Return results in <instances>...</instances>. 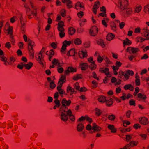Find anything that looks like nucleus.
<instances>
[{"instance_id":"1","label":"nucleus","mask_w":149,"mask_h":149,"mask_svg":"<svg viewBox=\"0 0 149 149\" xmlns=\"http://www.w3.org/2000/svg\"><path fill=\"white\" fill-rule=\"evenodd\" d=\"M69 110L65 107H61L60 109L61 113L60 117L61 120L64 122H66L68 120V111Z\"/></svg>"},{"instance_id":"2","label":"nucleus","mask_w":149,"mask_h":149,"mask_svg":"<svg viewBox=\"0 0 149 149\" xmlns=\"http://www.w3.org/2000/svg\"><path fill=\"white\" fill-rule=\"evenodd\" d=\"M35 45L34 42L29 39V55L30 59H33L34 58V51L33 48Z\"/></svg>"},{"instance_id":"3","label":"nucleus","mask_w":149,"mask_h":149,"mask_svg":"<svg viewBox=\"0 0 149 149\" xmlns=\"http://www.w3.org/2000/svg\"><path fill=\"white\" fill-rule=\"evenodd\" d=\"M30 3L32 8V9L30 10L29 12V18H31L32 16L35 17V19L36 20H38V18L36 17L37 14V8L36 7L34 6L33 1H30Z\"/></svg>"},{"instance_id":"4","label":"nucleus","mask_w":149,"mask_h":149,"mask_svg":"<svg viewBox=\"0 0 149 149\" xmlns=\"http://www.w3.org/2000/svg\"><path fill=\"white\" fill-rule=\"evenodd\" d=\"M98 28L97 26H93L91 27L89 30V34L90 36H95L98 33Z\"/></svg>"},{"instance_id":"5","label":"nucleus","mask_w":149,"mask_h":149,"mask_svg":"<svg viewBox=\"0 0 149 149\" xmlns=\"http://www.w3.org/2000/svg\"><path fill=\"white\" fill-rule=\"evenodd\" d=\"M119 7L122 10H124L128 7V0H120Z\"/></svg>"},{"instance_id":"6","label":"nucleus","mask_w":149,"mask_h":149,"mask_svg":"<svg viewBox=\"0 0 149 149\" xmlns=\"http://www.w3.org/2000/svg\"><path fill=\"white\" fill-rule=\"evenodd\" d=\"M71 43L70 41L65 40L63 43V45L61 49V54H62L65 53V50L67 46H69Z\"/></svg>"},{"instance_id":"7","label":"nucleus","mask_w":149,"mask_h":149,"mask_svg":"<svg viewBox=\"0 0 149 149\" xmlns=\"http://www.w3.org/2000/svg\"><path fill=\"white\" fill-rule=\"evenodd\" d=\"M79 57L83 59L88 56L87 51L84 49H81L78 52Z\"/></svg>"},{"instance_id":"8","label":"nucleus","mask_w":149,"mask_h":149,"mask_svg":"<svg viewBox=\"0 0 149 149\" xmlns=\"http://www.w3.org/2000/svg\"><path fill=\"white\" fill-rule=\"evenodd\" d=\"M127 51L130 53L135 54L139 52L140 49L139 48L129 47L127 49Z\"/></svg>"},{"instance_id":"9","label":"nucleus","mask_w":149,"mask_h":149,"mask_svg":"<svg viewBox=\"0 0 149 149\" xmlns=\"http://www.w3.org/2000/svg\"><path fill=\"white\" fill-rule=\"evenodd\" d=\"M142 35L146 37L147 40H149V30L147 27L144 28L142 30Z\"/></svg>"},{"instance_id":"10","label":"nucleus","mask_w":149,"mask_h":149,"mask_svg":"<svg viewBox=\"0 0 149 149\" xmlns=\"http://www.w3.org/2000/svg\"><path fill=\"white\" fill-rule=\"evenodd\" d=\"M99 71L101 73H105L108 77L111 76L109 69L108 68H100Z\"/></svg>"},{"instance_id":"11","label":"nucleus","mask_w":149,"mask_h":149,"mask_svg":"<svg viewBox=\"0 0 149 149\" xmlns=\"http://www.w3.org/2000/svg\"><path fill=\"white\" fill-rule=\"evenodd\" d=\"M76 91L74 88L68 85L67 87V93L68 94L72 96L73 93H75Z\"/></svg>"},{"instance_id":"12","label":"nucleus","mask_w":149,"mask_h":149,"mask_svg":"<svg viewBox=\"0 0 149 149\" xmlns=\"http://www.w3.org/2000/svg\"><path fill=\"white\" fill-rule=\"evenodd\" d=\"M139 120L141 124L143 125H147L149 122L148 119L145 117L139 118Z\"/></svg>"},{"instance_id":"13","label":"nucleus","mask_w":149,"mask_h":149,"mask_svg":"<svg viewBox=\"0 0 149 149\" xmlns=\"http://www.w3.org/2000/svg\"><path fill=\"white\" fill-rule=\"evenodd\" d=\"M42 54L39 53L36 58L39 63L40 64L43 65L44 61Z\"/></svg>"},{"instance_id":"14","label":"nucleus","mask_w":149,"mask_h":149,"mask_svg":"<svg viewBox=\"0 0 149 149\" xmlns=\"http://www.w3.org/2000/svg\"><path fill=\"white\" fill-rule=\"evenodd\" d=\"M142 6L140 4H137L134 8V10L135 13H139L140 12L142 9Z\"/></svg>"},{"instance_id":"15","label":"nucleus","mask_w":149,"mask_h":149,"mask_svg":"<svg viewBox=\"0 0 149 149\" xmlns=\"http://www.w3.org/2000/svg\"><path fill=\"white\" fill-rule=\"evenodd\" d=\"M100 6V3L99 1H96L95 3L93 10V12L95 14H96L97 10Z\"/></svg>"},{"instance_id":"16","label":"nucleus","mask_w":149,"mask_h":149,"mask_svg":"<svg viewBox=\"0 0 149 149\" xmlns=\"http://www.w3.org/2000/svg\"><path fill=\"white\" fill-rule=\"evenodd\" d=\"M71 102L70 100H68L67 101L65 98H63L62 101V104L63 105L62 107H65V106H68L70 105Z\"/></svg>"},{"instance_id":"17","label":"nucleus","mask_w":149,"mask_h":149,"mask_svg":"<svg viewBox=\"0 0 149 149\" xmlns=\"http://www.w3.org/2000/svg\"><path fill=\"white\" fill-rule=\"evenodd\" d=\"M102 129L99 126L96 124L95 123H94L92 125V130H93V132L96 131L99 132Z\"/></svg>"},{"instance_id":"18","label":"nucleus","mask_w":149,"mask_h":149,"mask_svg":"<svg viewBox=\"0 0 149 149\" xmlns=\"http://www.w3.org/2000/svg\"><path fill=\"white\" fill-rule=\"evenodd\" d=\"M107 128L111 130V133H115L117 132L116 129L115 127L113 125L108 124L107 125Z\"/></svg>"},{"instance_id":"19","label":"nucleus","mask_w":149,"mask_h":149,"mask_svg":"<svg viewBox=\"0 0 149 149\" xmlns=\"http://www.w3.org/2000/svg\"><path fill=\"white\" fill-rule=\"evenodd\" d=\"M0 60L4 62V65L8 66L10 64V63L7 61V58L3 56H0Z\"/></svg>"},{"instance_id":"20","label":"nucleus","mask_w":149,"mask_h":149,"mask_svg":"<svg viewBox=\"0 0 149 149\" xmlns=\"http://www.w3.org/2000/svg\"><path fill=\"white\" fill-rule=\"evenodd\" d=\"M84 128V126L83 124L81 122L78 123L77 126V131L81 132L82 131Z\"/></svg>"},{"instance_id":"21","label":"nucleus","mask_w":149,"mask_h":149,"mask_svg":"<svg viewBox=\"0 0 149 149\" xmlns=\"http://www.w3.org/2000/svg\"><path fill=\"white\" fill-rule=\"evenodd\" d=\"M58 29L59 32V37L61 38H62L65 36L64 29Z\"/></svg>"},{"instance_id":"22","label":"nucleus","mask_w":149,"mask_h":149,"mask_svg":"<svg viewBox=\"0 0 149 149\" xmlns=\"http://www.w3.org/2000/svg\"><path fill=\"white\" fill-rule=\"evenodd\" d=\"M84 7L83 3L79 2H77L75 4V8L77 10H80Z\"/></svg>"},{"instance_id":"23","label":"nucleus","mask_w":149,"mask_h":149,"mask_svg":"<svg viewBox=\"0 0 149 149\" xmlns=\"http://www.w3.org/2000/svg\"><path fill=\"white\" fill-rule=\"evenodd\" d=\"M105 102L106 105L108 107L111 106L113 104V101L111 98H107Z\"/></svg>"},{"instance_id":"24","label":"nucleus","mask_w":149,"mask_h":149,"mask_svg":"<svg viewBox=\"0 0 149 149\" xmlns=\"http://www.w3.org/2000/svg\"><path fill=\"white\" fill-rule=\"evenodd\" d=\"M68 115L69 116V118L72 121H74L75 120V117L72 114V112L69 109L68 111Z\"/></svg>"},{"instance_id":"25","label":"nucleus","mask_w":149,"mask_h":149,"mask_svg":"<svg viewBox=\"0 0 149 149\" xmlns=\"http://www.w3.org/2000/svg\"><path fill=\"white\" fill-rule=\"evenodd\" d=\"M94 56H97V61L98 63H101L103 61V58L97 52H95Z\"/></svg>"},{"instance_id":"26","label":"nucleus","mask_w":149,"mask_h":149,"mask_svg":"<svg viewBox=\"0 0 149 149\" xmlns=\"http://www.w3.org/2000/svg\"><path fill=\"white\" fill-rule=\"evenodd\" d=\"M54 54V52L53 49H51L49 51H47L46 52V54L49 55V58L50 61H51V59Z\"/></svg>"},{"instance_id":"27","label":"nucleus","mask_w":149,"mask_h":149,"mask_svg":"<svg viewBox=\"0 0 149 149\" xmlns=\"http://www.w3.org/2000/svg\"><path fill=\"white\" fill-rule=\"evenodd\" d=\"M94 112L96 116L97 117L100 116L102 113V111L97 108H96L95 109Z\"/></svg>"},{"instance_id":"28","label":"nucleus","mask_w":149,"mask_h":149,"mask_svg":"<svg viewBox=\"0 0 149 149\" xmlns=\"http://www.w3.org/2000/svg\"><path fill=\"white\" fill-rule=\"evenodd\" d=\"M132 42L129 39L126 38L125 40H123V44L124 46L126 45H130L132 44Z\"/></svg>"},{"instance_id":"29","label":"nucleus","mask_w":149,"mask_h":149,"mask_svg":"<svg viewBox=\"0 0 149 149\" xmlns=\"http://www.w3.org/2000/svg\"><path fill=\"white\" fill-rule=\"evenodd\" d=\"M114 37V35L111 33H108L107 35L106 36V39L108 41H111L112 40Z\"/></svg>"},{"instance_id":"30","label":"nucleus","mask_w":149,"mask_h":149,"mask_svg":"<svg viewBox=\"0 0 149 149\" xmlns=\"http://www.w3.org/2000/svg\"><path fill=\"white\" fill-rule=\"evenodd\" d=\"M106 97L104 96L101 95L99 96L98 98V101L101 103H104L106 101Z\"/></svg>"},{"instance_id":"31","label":"nucleus","mask_w":149,"mask_h":149,"mask_svg":"<svg viewBox=\"0 0 149 149\" xmlns=\"http://www.w3.org/2000/svg\"><path fill=\"white\" fill-rule=\"evenodd\" d=\"M80 65L82 70H86L88 66V64L86 63H80Z\"/></svg>"},{"instance_id":"32","label":"nucleus","mask_w":149,"mask_h":149,"mask_svg":"<svg viewBox=\"0 0 149 149\" xmlns=\"http://www.w3.org/2000/svg\"><path fill=\"white\" fill-rule=\"evenodd\" d=\"M137 97L140 100H145L147 98V97L145 95L141 93H138Z\"/></svg>"},{"instance_id":"33","label":"nucleus","mask_w":149,"mask_h":149,"mask_svg":"<svg viewBox=\"0 0 149 149\" xmlns=\"http://www.w3.org/2000/svg\"><path fill=\"white\" fill-rule=\"evenodd\" d=\"M75 50L74 49H70L67 54L68 56H73L75 55Z\"/></svg>"},{"instance_id":"34","label":"nucleus","mask_w":149,"mask_h":149,"mask_svg":"<svg viewBox=\"0 0 149 149\" xmlns=\"http://www.w3.org/2000/svg\"><path fill=\"white\" fill-rule=\"evenodd\" d=\"M82 42L81 39L76 38L74 40V44L76 45H79L81 44Z\"/></svg>"},{"instance_id":"35","label":"nucleus","mask_w":149,"mask_h":149,"mask_svg":"<svg viewBox=\"0 0 149 149\" xmlns=\"http://www.w3.org/2000/svg\"><path fill=\"white\" fill-rule=\"evenodd\" d=\"M124 88L125 90L129 89L131 91H132L134 89L133 87L131 84L125 85L124 87Z\"/></svg>"},{"instance_id":"36","label":"nucleus","mask_w":149,"mask_h":149,"mask_svg":"<svg viewBox=\"0 0 149 149\" xmlns=\"http://www.w3.org/2000/svg\"><path fill=\"white\" fill-rule=\"evenodd\" d=\"M144 12L147 14H149V4L145 6L143 8Z\"/></svg>"},{"instance_id":"37","label":"nucleus","mask_w":149,"mask_h":149,"mask_svg":"<svg viewBox=\"0 0 149 149\" xmlns=\"http://www.w3.org/2000/svg\"><path fill=\"white\" fill-rule=\"evenodd\" d=\"M97 65L95 63V62L91 63L89 65V68L91 70H93L96 69Z\"/></svg>"},{"instance_id":"38","label":"nucleus","mask_w":149,"mask_h":149,"mask_svg":"<svg viewBox=\"0 0 149 149\" xmlns=\"http://www.w3.org/2000/svg\"><path fill=\"white\" fill-rule=\"evenodd\" d=\"M75 31V29L72 27H71L68 29V33L70 35H73Z\"/></svg>"},{"instance_id":"39","label":"nucleus","mask_w":149,"mask_h":149,"mask_svg":"<svg viewBox=\"0 0 149 149\" xmlns=\"http://www.w3.org/2000/svg\"><path fill=\"white\" fill-rule=\"evenodd\" d=\"M110 26L111 29L113 31H115L116 30V26L114 22H111L110 23Z\"/></svg>"},{"instance_id":"40","label":"nucleus","mask_w":149,"mask_h":149,"mask_svg":"<svg viewBox=\"0 0 149 149\" xmlns=\"http://www.w3.org/2000/svg\"><path fill=\"white\" fill-rule=\"evenodd\" d=\"M111 82L112 83H115V85L119 84L120 83V81L117 82L116 78L113 77L111 79Z\"/></svg>"},{"instance_id":"41","label":"nucleus","mask_w":149,"mask_h":149,"mask_svg":"<svg viewBox=\"0 0 149 149\" xmlns=\"http://www.w3.org/2000/svg\"><path fill=\"white\" fill-rule=\"evenodd\" d=\"M7 30L8 31V34H10V36L13 35V27L12 26H9Z\"/></svg>"},{"instance_id":"42","label":"nucleus","mask_w":149,"mask_h":149,"mask_svg":"<svg viewBox=\"0 0 149 149\" xmlns=\"http://www.w3.org/2000/svg\"><path fill=\"white\" fill-rule=\"evenodd\" d=\"M52 63V64L54 65L55 66H58L60 64L59 60L55 58L53 59Z\"/></svg>"},{"instance_id":"43","label":"nucleus","mask_w":149,"mask_h":149,"mask_svg":"<svg viewBox=\"0 0 149 149\" xmlns=\"http://www.w3.org/2000/svg\"><path fill=\"white\" fill-rule=\"evenodd\" d=\"M82 78V76L81 74H77L74 76L73 79L75 80H77Z\"/></svg>"},{"instance_id":"44","label":"nucleus","mask_w":149,"mask_h":149,"mask_svg":"<svg viewBox=\"0 0 149 149\" xmlns=\"http://www.w3.org/2000/svg\"><path fill=\"white\" fill-rule=\"evenodd\" d=\"M126 13L127 15H130L132 14L133 12L132 8H126Z\"/></svg>"},{"instance_id":"45","label":"nucleus","mask_w":149,"mask_h":149,"mask_svg":"<svg viewBox=\"0 0 149 149\" xmlns=\"http://www.w3.org/2000/svg\"><path fill=\"white\" fill-rule=\"evenodd\" d=\"M65 77L63 75H62L58 83H62V84H63V83L65 82Z\"/></svg>"},{"instance_id":"46","label":"nucleus","mask_w":149,"mask_h":149,"mask_svg":"<svg viewBox=\"0 0 149 149\" xmlns=\"http://www.w3.org/2000/svg\"><path fill=\"white\" fill-rule=\"evenodd\" d=\"M138 143V141H131L130 143L129 144L130 145V146H135L137 145Z\"/></svg>"},{"instance_id":"47","label":"nucleus","mask_w":149,"mask_h":149,"mask_svg":"<svg viewBox=\"0 0 149 149\" xmlns=\"http://www.w3.org/2000/svg\"><path fill=\"white\" fill-rule=\"evenodd\" d=\"M64 26V23L63 21L60 22L58 24V26L57 27L58 29H64L63 27Z\"/></svg>"},{"instance_id":"48","label":"nucleus","mask_w":149,"mask_h":149,"mask_svg":"<svg viewBox=\"0 0 149 149\" xmlns=\"http://www.w3.org/2000/svg\"><path fill=\"white\" fill-rule=\"evenodd\" d=\"M145 40V39L141 37H138L136 39V40L139 42H141Z\"/></svg>"},{"instance_id":"49","label":"nucleus","mask_w":149,"mask_h":149,"mask_svg":"<svg viewBox=\"0 0 149 149\" xmlns=\"http://www.w3.org/2000/svg\"><path fill=\"white\" fill-rule=\"evenodd\" d=\"M97 44L100 45L102 48H104L105 46V45L104 44L103 40H100L97 41Z\"/></svg>"},{"instance_id":"50","label":"nucleus","mask_w":149,"mask_h":149,"mask_svg":"<svg viewBox=\"0 0 149 149\" xmlns=\"http://www.w3.org/2000/svg\"><path fill=\"white\" fill-rule=\"evenodd\" d=\"M122 63L119 61H116L115 63L116 66H114L115 67H116L117 68H118V69H119V68L121 66Z\"/></svg>"},{"instance_id":"51","label":"nucleus","mask_w":149,"mask_h":149,"mask_svg":"<svg viewBox=\"0 0 149 149\" xmlns=\"http://www.w3.org/2000/svg\"><path fill=\"white\" fill-rule=\"evenodd\" d=\"M112 68L113 69V72L114 74L116 75L118 74V72L117 71L118 70V68H117L116 67H115L114 66H112Z\"/></svg>"},{"instance_id":"52","label":"nucleus","mask_w":149,"mask_h":149,"mask_svg":"<svg viewBox=\"0 0 149 149\" xmlns=\"http://www.w3.org/2000/svg\"><path fill=\"white\" fill-rule=\"evenodd\" d=\"M68 69L69 70L70 72H74L76 71V69L72 67H69L68 68Z\"/></svg>"},{"instance_id":"53","label":"nucleus","mask_w":149,"mask_h":149,"mask_svg":"<svg viewBox=\"0 0 149 149\" xmlns=\"http://www.w3.org/2000/svg\"><path fill=\"white\" fill-rule=\"evenodd\" d=\"M87 22L86 19H83L81 20V22L80 23V25L81 26H83Z\"/></svg>"},{"instance_id":"54","label":"nucleus","mask_w":149,"mask_h":149,"mask_svg":"<svg viewBox=\"0 0 149 149\" xmlns=\"http://www.w3.org/2000/svg\"><path fill=\"white\" fill-rule=\"evenodd\" d=\"M129 103L130 105L134 106H135V101L133 99H130L129 100Z\"/></svg>"},{"instance_id":"55","label":"nucleus","mask_w":149,"mask_h":149,"mask_svg":"<svg viewBox=\"0 0 149 149\" xmlns=\"http://www.w3.org/2000/svg\"><path fill=\"white\" fill-rule=\"evenodd\" d=\"M125 23L124 22H121L119 24V26L120 29H123L125 25Z\"/></svg>"},{"instance_id":"56","label":"nucleus","mask_w":149,"mask_h":149,"mask_svg":"<svg viewBox=\"0 0 149 149\" xmlns=\"http://www.w3.org/2000/svg\"><path fill=\"white\" fill-rule=\"evenodd\" d=\"M60 13L61 15L63 17H64L66 16V11L64 9H62L60 11Z\"/></svg>"},{"instance_id":"57","label":"nucleus","mask_w":149,"mask_h":149,"mask_svg":"<svg viewBox=\"0 0 149 149\" xmlns=\"http://www.w3.org/2000/svg\"><path fill=\"white\" fill-rule=\"evenodd\" d=\"M139 136L141 137L142 139L143 140H146L147 137V135L144 134H140Z\"/></svg>"},{"instance_id":"58","label":"nucleus","mask_w":149,"mask_h":149,"mask_svg":"<svg viewBox=\"0 0 149 149\" xmlns=\"http://www.w3.org/2000/svg\"><path fill=\"white\" fill-rule=\"evenodd\" d=\"M120 98L123 100H124L126 99H127L126 94L125 93H122V96Z\"/></svg>"},{"instance_id":"59","label":"nucleus","mask_w":149,"mask_h":149,"mask_svg":"<svg viewBox=\"0 0 149 149\" xmlns=\"http://www.w3.org/2000/svg\"><path fill=\"white\" fill-rule=\"evenodd\" d=\"M93 84L92 87L93 88H96L97 86V83L95 81H93L92 82Z\"/></svg>"},{"instance_id":"60","label":"nucleus","mask_w":149,"mask_h":149,"mask_svg":"<svg viewBox=\"0 0 149 149\" xmlns=\"http://www.w3.org/2000/svg\"><path fill=\"white\" fill-rule=\"evenodd\" d=\"M10 62H9V63H10V65H12L13 63H14L15 61V57L13 56H11L10 58Z\"/></svg>"},{"instance_id":"61","label":"nucleus","mask_w":149,"mask_h":149,"mask_svg":"<svg viewBox=\"0 0 149 149\" xmlns=\"http://www.w3.org/2000/svg\"><path fill=\"white\" fill-rule=\"evenodd\" d=\"M115 118V116L113 114L109 115L108 116L109 119L111 120H113Z\"/></svg>"},{"instance_id":"62","label":"nucleus","mask_w":149,"mask_h":149,"mask_svg":"<svg viewBox=\"0 0 149 149\" xmlns=\"http://www.w3.org/2000/svg\"><path fill=\"white\" fill-rule=\"evenodd\" d=\"M74 87L77 90H79L80 88L79 84L78 82H76L74 84Z\"/></svg>"},{"instance_id":"63","label":"nucleus","mask_w":149,"mask_h":149,"mask_svg":"<svg viewBox=\"0 0 149 149\" xmlns=\"http://www.w3.org/2000/svg\"><path fill=\"white\" fill-rule=\"evenodd\" d=\"M130 123V121H125L123 122V125L125 127H126L127 125H129Z\"/></svg>"},{"instance_id":"64","label":"nucleus","mask_w":149,"mask_h":149,"mask_svg":"<svg viewBox=\"0 0 149 149\" xmlns=\"http://www.w3.org/2000/svg\"><path fill=\"white\" fill-rule=\"evenodd\" d=\"M56 86L55 84L53 81H51L50 84V87L52 89L54 88Z\"/></svg>"}]
</instances>
